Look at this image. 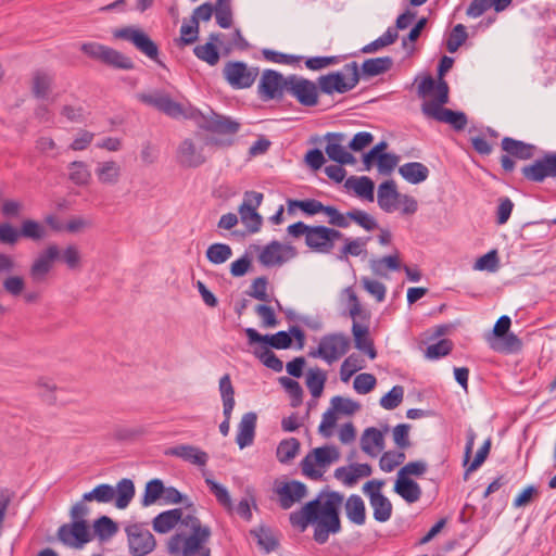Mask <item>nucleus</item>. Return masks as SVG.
<instances>
[{
    "label": "nucleus",
    "mask_w": 556,
    "mask_h": 556,
    "mask_svg": "<svg viewBox=\"0 0 556 556\" xmlns=\"http://www.w3.org/2000/svg\"><path fill=\"white\" fill-rule=\"evenodd\" d=\"M327 376L321 369H309L306 375V387L313 397L317 399L321 395Z\"/></svg>",
    "instance_id": "44"
},
{
    "label": "nucleus",
    "mask_w": 556,
    "mask_h": 556,
    "mask_svg": "<svg viewBox=\"0 0 556 556\" xmlns=\"http://www.w3.org/2000/svg\"><path fill=\"white\" fill-rule=\"evenodd\" d=\"M178 162L186 167H199L206 157L203 153V148L197 146L191 139H185L177 150Z\"/></svg>",
    "instance_id": "25"
},
{
    "label": "nucleus",
    "mask_w": 556,
    "mask_h": 556,
    "mask_svg": "<svg viewBox=\"0 0 556 556\" xmlns=\"http://www.w3.org/2000/svg\"><path fill=\"white\" fill-rule=\"evenodd\" d=\"M364 368V361L357 354H350L341 364L340 379L348 382L351 377L358 370Z\"/></svg>",
    "instance_id": "49"
},
{
    "label": "nucleus",
    "mask_w": 556,
    "mask_h": 556,
    "mask_svg": "<svg viewBox=\"0 0 556 556\" xmlns=\"http://www.w3.org/2000/svg\"><path fill=\"white\" fill-rule=\"evenodd\" d=\"M339 458L340 453L334 446L326 445L314 448L301 462L302 472L311 479H320L323 471L317 467L326 468Z\"/></svg>",
    "instance_id": "8"
},
{
    "label": "nucleus",
    "mask_w": 556,
    "mask_h": 556,
    "mask_svg": "<svg viewBox=\"0 0 556 556\" xmlns=\"http://www.w3.org/2000/svg\"><path fill=\"white\" fill-rule=\"evenodd\" d=\"M215 18L222 28H229L232 24V11L230 0H216Z\"/></svg>",
    "instance_id": "54"
},
{
    "label": "nucleus",
    "mask_w": 556,
    "mask_h": 556,
    "mask_svg": "<svg viewBox=\"0 0 556 556\" xmlns=\"http://www.w3.org/2000/svg\"><path fill=\"white\" fill-rule=\"evenodd\" d=\"M289 76H283L275 70H265L258 81V93L265 101L281 100L288 92Z\"/></svg>",
    "instance_id": "10"
},
{
    "label": "nucleus",
    "mask_w": 556,
    "mask_h": 556,
    "mask_svg": "<svg viewBox=\"0 0 556 556\" xmlns=\"http://www.w3.org/2000/svg\"><path fill=\"white\" fill-rule=\"evenodd\" d=\"M156 109L173 119H190L199 128L222 136L207 140L208 144L220 148L232 146L235 143L233 137L241 127L238 121L215 113L212 106H206L205 112L198 110L195 106H156Z\"/></svg>",
    "instance_id": "4"
},
{
    "label": "nucleus",
    "mask_w": 556,
    "mask_h": 556,
    "mask_svg": "<svg viewBox=\"0 0 556 556\" xmlns=\"http://www.w3.org/2000/svg\"><path fill=\"white\" fill-rule=\"evenodd\" d=\"M219 34H212L210 36V42L197 46L193 50L197 58L205 61L210 65H216L219 61V52L213 42L219 41Z\"/></svg>",
    "instance_id": "37"
},
{
    "label": "nucleus",
    "mask_w": 556,
    "mask_h": 556,
    "mask_svg": "<svg viewBox=\"0 0 556 556\" xmlns=\"http://www.w3.org/2000/svg\"><path fill=\"white\" fill-rule=\"evenodd\" d=\"M344 513L346 518L356 526H363L366 522V507L363 498L358 494H351L344 502Z\"/></svg>",
    "instance_id": "30"
},
{
    "label": "nucleus",
    "mask_w": 556,
    "mask_h": 556,
    "mask_svg": "<svg viewBox=\"0 0 556 556\" xmlns=\"http://www.w3.org/2000/svg\"><path fill=\"white\" fill-rule=\"evenodd\" d=\"M325 151L330 160L341 165L355 163V157L339 142H328Z\"/></svg>",
    "instance_id": "43"
},
{
    "label": "nucleus",
    "mask_w": 556,
    "mask_h": 556,
    "mask_svg": "<svg viewBox=\"0 0 556 556\" xmlns=\"http://www.w3.org/2000/svg\"><path fill=\"white\" fill-rule=\"evenodd\" d=\"M511 3L513 0H472L466 10V14L469 17L477 18L492 8L497 13L503 12Z\"/></svg>",
    "instance_id": "28"
},
{
    "label": "nucleus",
    "mask_w": 556,
    "mask_h": 556,
    "mask_svg": "<svg viewBox=\"0 0 556 556\" xmlns=\"http://www.w3.org/2000/svg\"><path fill=\"white\" fill-rule=\"evenodd\" d=\"M348 220L350 223L354 222L356 225H358L359 227L367 231H371L378 227L376 218L369 213L359 208H353L349 211Z\"/></svg>",
    "instance_id": "52"
},
{
    "label": "nucleus",
    "mask_w": 556,
    "mask_h": 556,
    "mask_svg": "<svg viewBox=\"0 0 556 556\" xmlns=\"http://www.w3.org/2000/svg\"><path fill=\"white\" fill-rule=\"evenodd\" d=\"M115 497V489L111 484L102 483L97 485L90 492L83 495L84 501H96L98 503H110Z\"/></svg>",
    "instance_id": "45"
},
{
    "label": "nucleus",
    "mask_w": 556,
    "mask_h": 556,
    "mask_svg": "<svg viewBox=\"0 0 556 556\" xmlns=\"http://www.w3.org/2000/svg\"><path fill=\"white\" fill-rule=\"evenodd\" d=\"M394 492L399 494L405 502L413 504L421 497L420 485L409 477L397 476L394 484Z\"/></svg>",
    "instance_id": "29"
},
{
    "label": "nucleus",
    "mask_w": 556,
    "mask_h": 556,
    "mask_svg": "<svg viewBox=\"0 0 556 556\" xmlns=\"http://www.w3.org/2000/svg\"><path fill=\"white\" fill-rule=\"evenodd\" d=\"M389 431L386 425L383 430L375 427L366 428L361 438V447L370 457H377L384 448V433Z\"/></svg>",
    "instance_id": "23"
},
{
    "label": "nucleus",
    "mask_w": 556,
    "mask_h": 556,
    "mask_svg": "<svg viewBox=\"0 0 556 556\" xmlns=\"http://www.w3.org/2000/svg\"><path fill=\"white\" fill-rule=\"evenodd\" d=\"M114 38L123 39L131 42L141 53L156 60L159 56V48L156 43L140 28L128 26L115 29Z\"/></svg>",
    "instance_id": "11"
},
{
    "label": "nucleus",
    "mask_w": 556,
    "mask_h": 556,
    "mask_svg": "<svg viewBox=\"0 0 556 556\" xmlns=\"http://www.w3.org/2000/svg\"><path fill=\"white\" fill-rule=\"evenodd\" d=\"M239 214L242 223L249 229L250 232H257L262 226V216L248 204H241L239 206Z\"/></svg>",
    "instance_id": "46"
},
{
    "label": "nucleus",
    "mask_w": 556,
    "mask_h": 556,
    "mask_svg": "<svg viewBox=\"0 0 556 556\" xmlns=\"http://www.w3.org/2000/svg\"><path fill=\"white\" fill-rule=\"evenodd\" d=\"M399 174L412 185H418L428 179L430 170L420 162H408L399 167Z\"/></svg>",
    "instance_id": "32"
},
{
    "label": "nucleus",
    "mask_w": 556,
    "mask_h": 556,
    "mask_svg": "<svg viewBox=\"0 0 556 556\" xmlns=\"http://www.w3.org/2000/svg\"><path fill=\"white\" fill-rule=\"evenodd\" d=\"M205 483L208 486L211 493L216 497L218 504L223 506L228 513L236 510V513L245 521L252 520L253 515L251 507H257L256 500L253 494H251L250 497L241 498L238 505L235 507L226 486L216 482L212 478H206Z\"/></svg>",
    "instance_id": "7"
},
{
    "label": "nucleus",
    "mask_w": 556,
    "mask_h": 556,
    "mask_svg": "<svg viewBox=\"0 0 556 556\" xmlns=\"http://www.w3.org/2000/svg\"><path fill=\"white\" fill-rule=\"evenodd\" d=\"M421 113L426 119L448 124L456 131L464 130L468 123L464 112L452 111L445 106H421Z\"/></svg>",
    "instance_id": "15"
},
{
    "label": "nucleus",
    "mask_w": 556,
    "mask_h": 556,
    "mask_svg": "<svg viewBox=\"0 0 556 556\" xmlns=\"http://www.w3.org/2000/svg\"><path fill=\"white\" fill-rule=\"evenodd\" d=\"M404 388L402 386H394L386 395L380 400V405L388 410L396 408L403 401Z\"/></svg>",
    "instance_id": "60"
},
{
    "label": "nucleus",
    "mask_w": 556,
    "mask_h": 556,
    "mask_svg": "<svg viewBox=\"0 0 556 556\" xmlns=\"http://www.w3.org/2000/svg\"><path fill=\"white\" fill-rule=\"evenodd\" d=\"M343 501V494L337 491L319 493L316 498L290 514V523L301 532L313 525L314 540L318 544H325L330 534L341 531L340 508Z\"/></svg>",
    "instance_id": "2"
},
{
    "label": "nucleus",
    "mask_w": 556,
    "mask_h": 556,
    "mask_svg": "<svg viewBox=\"0 0 556 556\" xmlns=\"http://www.w3.org/2000/svg\"><path fill=\"white\" fill-rule=\"evenodd\" d=\"M359 83L357 62L346 63L342 70L320 75L315 81L295 74L289 75L287 94L300 104H317L319 94L333 97L353 90Z\"/></svg>",
    "instance_id": "3"
},
{
    "label": "nucleus",
    "mask_w": 556,
    "mask_h": 556,
    "mask_svg": "<svg viewBox=\"0 0 556 556\" xmlns=\"http://www.w3.org/2000/svg\"><path fill=\"white\" fill-rule=\"evenodd\" d=\"M93 528L101 540L112 538L118 530L117 525L108 516H101L97 519Z\"/></svg>",
    "instance_id": "55"
},
{
    "label": "nucleus",
    "mask_w": 556,
    "mask_h": 556,
    "mask_svg": "<svg viewBox=\"0 0 556 556\" xmlns=\"http://www.w3.org/2000/svg\"><path fill=\"white\" fill-rule=\"evenodd\" d=\"M405 459V454L403 452H394L388 451L382 454L380 457L379 466L380 469L384 472H391L401 465Z\"/></svg>",
    "instance_id": "57"
},
{
    "label": "nucleus",
    "mask_w": 556,
    "mask_h": 556,
    "mask_svg": "<svg viewBox=\"0 0 556 556\" xmlns=\"http://www.w3.org/2000/svg\"><path fill=\"white\" fill-rule=\"evenodd\" d=\"M502 149L509 155L519 160H529L534 155L535 147L521 140L505 137L502 140Z\"/></svg>",
    "instance_id": "33"
},
{
    "label": "nucleus",
    "mask_w": 556,
    "mask_h": 556,
    "mask_svg": "<svg viewBox=\"0 0 556 556\" xmlns=\"http://www.w3.org/2000/svg\"><path fill=\"white\" fill-rule=\"evenodd\" d=\"M68 179L76 186H87L91 180V172L83 161L68 164Z\"/></svg>",
    "instance_id": "41"
},
{
    "label": "nucleus",
    "mask_w": 556,
    "mask_h": 556,
    "mask_svg": "<svg viewBox=\"0 0 556 556\" xmlns=\"http://www.w3.org/2000/svg\"><path fill=\"white\" fill-rule=\"evenodd\" d=\"M80 50L90 59L102 62L105 65L119 68L131 70L134 62L123 53L98 42L83 43Z\"/></svg>",
    "instance_id": "9"
},
{
    "label": "nucleus",
    "mask_w": 556,
    "mask_h": 556,
    "mask_svg": "<svg viewBox=\"0 0 556 556\" xmlns=\"http://www.w3.org/2000/svg\"><path fill=\"white\" fill-rule=\"evenodd\" d=\"M377 383V379L372 374L363 372L355 377L353 388L358 394L369 393Z\"/></svg>",
    "instance_id": "63"
},
{
    "label": "nucleus",
    "mask_w": 556,
    "mask_h": 556,
    "mask_svg": "<svg viewBox=\"0 0 556 556\" xmlns=\"http://www.w3.org/2000/svg\"><path fill=\"white\" fill-rule=\"evenodd\" d=\"M244 332L250 345L258 343L260 345H266L267 348L285 350L290 348L292 344V338L283 330L274 334H261L254 328H245Z\"/></svg>",
    "instance_id": "20"
},
{
    "label": "nucleus",
    "mask_w": 556,
    "mask_h": 556,
    "mask_svg": "<svg viewBox=\"0 0 556 556\" xmlns=\"http://www.w3.org/2000/svg\"><path fill=\"white\" fill-rule=\"evenodd\" d=\"M21 237L39 241L46 238L47 230L43 225H41L39 222L34 219H25L22 222L21 225Z\"/></svg>",
    "instance_id": "48"
},
{
    "label": "nucleus",
    "mask_w": 556,
    "mask_h": 556,
    "mask_svg": "<svg viewBox=\"0 0 556 556\" xmlns=\"http://www.w3.org/2000/svg\"><path fill=\"white\" fill-rule=\"evenodd\" d=\"M224 75L232 87L243 89L253 85L258 76V68L248 67L243 62H229L224 68Z\"/></svg>",
    "instance_id": "16"
},
{
    "label": "nucleus",
    "mask_w": 556,
    "mask_h": 556,
    "mask_svg": "<svg viewBox=\"0 0 556 556\" xmlns=\"http://www.w3.org/2000/svg\"><path fill=\"white\" fill-rule=\"evenodd\" d=\"M94 174L101 185L114 186L122 177V167L114 160L98 162Z\"/></svg>",
    "instance_id": "27"
},
{
    "label": "nucleus",
    "mask_w": 556,
    "mask_h": 556,
    "mask_svg": "<svg viewBox=\"0 0 556 556\" xmlns=\"http://www.w3.org/2000/svg\"><path fill=\"white\" fill-rule=\"evenodd\" d=\"M231 256L232 250L226 243H213L206 250L207 260L215 265L227 262Z\"/></svg>",
    "instance_id": "47"
},
{
    "label": "nucleus",
    "mask_w": 556,
    "mask_h": 556,
    "mask_svg": "<svg viewBox=\"0 0 556 556\" xmlns=\"http://www.w3.org/2000/svg\"><path fill=\"white\" fill-rule=\"evenodd\" d=\"M296 254L294 247L274 240L261 250L258 261L265 267L281 266L294 258Z\"/></svg>",
    "instance_id": "13"
},
{
    "label": "nucleus",
    "mask_w": 556,
    "mask_h": 556,
    "mask_svg": "<svg viewBox=\"0 0 556 556\" xmlns=\"http://www.w3.org/2000/svg\"><path fill=\"white\" fill-rule=\"evenodd\" d=\"M250 533L256 539L257 545L267 554L274 552L279 545L274 531L267 526L262 525L254 528Z\"/></svg>",
    "instance_id": "36"
},
{
    "label": "nucleus",
    "mask_w": 556,
    "mask_h": 556,
    "mask_svg": "<svg viewBox=\"0 0 556 556\" xmlns=\"http://www.w3.org/2000/svg\"><path fill=\"white\" fill-rule=\"evenodd\" d=\"M2 287L5 292L16 298L23 293L25 289V280L22 276L11 275L3 280Z\"/></svg>",
    "instance_id": "64"
},
{
    "label": "nucleus",
    "mask_w": 556,
    "mask_h": 556,
    "mask_svg": "<svg viewBox=\"0 0 556 556\" xmlns=\"http://www.w3.org/2000/svg\"><path fill=\"white\" fill-rule=\"evenodd\" d=\"M417 94L424 104H446L448 101V85L444 79L435 80L431 76L424 77L417 86Z\"/></svg>",
    "instance_id": "12"
},
{
    "label": "nucleus",
    "mask_w": 556,
    "mask_h": 556,
    "mask_svg": "<svg viewBox=\"0 0 556 556\" xmlns=\"http://www.w3.org/2000/svg\"><path fill=\"white\" fill-rule=\"evenodd\" d=\"M219 392L223 401V414L228 416L235 407V389L228 374L219 379Z\"/></svg>",
    "instance_id": "40"
},
{
    "label": "nucleus",
    "mask_w": 556,
    "mask_h": 556,
    "mask_svg": "<svg viewBox=\"0 0 556 556\" xmlns=\"http://www.w3.org/2000/svg\"><path fill=\"white\" fill-rule=\"evenodd\" d=\"M165 491V486L162 480L160 479H152L146 484L143 497H142V505L143 506H150L154 504Z\"/></svg>",
    "instance_id": "53"
},
{
    "label": "nucleus",
    "mask_w": 556,
    "mask_h": 556,
    "mask_svg": "<svg viewBox=\"0 0 556 556\" xmlns=\"http://www.w3.org/2000/svg\"><path fill=\"white\" fill-rule=\"evenodd\" d=\"M60 257V250L56 244H49L33 262L29 275L34 282L46 281L49 273L53 268L54 262Z\"/></svg>",
    "instance_id": "17"
},
{
    "label": "nucleus",
    "mask_w": 556,
    "mask_h": 556,
    "mask_svg": "<svg viewBox=\"0 0 556 556\" xmlns=\"http://www.w3.org/2000/svg\"><path fill=\"white\" fill-rule=\"evenodd\" d=\"M275 493L278 496L279 506L282 509H289L306 496L307 489L304 483L291 480L277 485Z\"/></svg>",
    "instance_id": "19"
},
{
    "label": "nucleus",
    "mask_w": 556,
    "mask_h": 556,
    "mask_svg": "<svg viewBox=\"0 0 556 556\" xmlns=\"http://www.w3.org/2000/svg\"><path fill=\"white\" fill-rule=\"evenodd\" d=\"M58 536L60 541L71 546H81L90 541L88 526L85 520L62 525L58 530Z\"/></svg>",
    "instance_id": "21"
},
{
    "label": "nucleus",
    "mask_w": 556,
    "mask_h": 556,
    "mask_svg": "<svg viewBox=\"0 0 556 556\" xmlns=\"http://www.w3.org/2000/svg\"><path fill=\"white\" fill-rule=\"evenodd\" d=\"M300 451V442L295 438L282 440L277 447V458L280 463L292 460Z\"/></svg>",
    "instance_id": "51"
},
{
    "label": "nucleus",
    "mask_w": 556,
    "mask_h": 556,
    "mask_svg": "<svg viewBox=\"0 0 556 556\" xmlns=\"http://www.w3.org/2000/svg\"><path fill=\"white\" fill-rule=\"evenodd\" d=\"M152 527L161 534L176 529L166 542V552L170 556H212L208 547L211 528L193 514L185 515L181 508L168 509L153 518Z\"/></svg>",
    "instance_id": "1"
},
{
    "label": "nucleus",
    "mask_w": 556,
    "mask_h": 556,
    "mask_svg": "<svg viewBox=\"0 0 556 556\" xmlns=\"http://www.w3.org/2000/svg\"><path fill=\"white\" fill-rule=\"evenodd\" d=\"M166 456H175L189 464L204 467L208 462V454L198 446L191 444H180L165 450Z\"/></svg>",
    "instance_id": "22"
},
{
    "label": "nucleus",
    "mask_w": 556,
    "mask_h": 556,
    "mask_svg": "<svg viewBox=\"0 0 556 556\" xmlns=\"http://www.w3.org/2000/svg\"><path fill=\"white\" fill-rule=\"evenodd\" d=\"M344 245L337 255L339 261H346L349 256H359L365 251V242L361 238H345L343 236Z\"/></svg>",
    "instance_id": "50"
},
{
    "label": "nucleus",
    "mask_w": 556,
    "mask_h": 556,
    "mask_svg": "<svg viewBox=\"0 0 556 556\" xmlns=\"http://www.w3.org/2000/svg\"><path fill=\"white\" fill-rule=\"evenodd\" d=\"M323 213L328 216V224L333 226V228L337 227L344 229L350 227V222L348 220V212L343 214L332 205H325Z\"/></svg>",
    "instance_id": "61"
},
{
    "label": "nucleus",
    "mask_w": 556,
    "mask_h": 556,
    "mask_svg": "<svg viewBox=\"0 0 556 556\" xmlns=\"http://www.w3.org/2000/svg\"><path fill=\"white\" fill-rule=\"evenodd\" d=\"M402 193L397 191L394 180H386L378 187L377 203L386 213H393L399 210V201Z\"/></svg>",
    "instance_id": "24"
},
{
    "label": "nucleus",
    "mask_w": 556,
    "mask_h": 556,
    "mask_svg": "<svg viewBox=\"0 0 556 556\" xmlns=\"http://www.w3.org/2000/svg\"><path fill=\"white\" fill-rule=\"evenodd\" d=\"M253 354L265 367L274 370L275 372H280L283 369L282 361L278 358L277 355L266 345L255 346Z\"/></svg>",
    "instance_id": "42"
},
{
    "label": "nucleus",
    "mask_w": 556,
    "mask_h": 556,
    "mask_svg": "<svg viewBox=\"0 0 556 556\" xmlns=\"http://www.w3.org/2000/svg\"><path fill=\"white\" fill-rule=\"evenodd\" d=\"M280 384L286 389L292 400V406H298L302 401L303 390L300 383L289 377H280Z\"/></svg>",
    "instance_id": "62"
},
{
    "label": "nucleus",
    "mask_w": 556,
    "mask_h": 556,
    "mask_svg": "<svg viewBox=\"0 0 556 556\" xmlns=\"http://www.w3.org/2000/svg\"><path fill=\"white\" fill-rule=\"evenodd\" d=\"M52 77L43 72L35 73L33 77V92L38 99L45 98L50 89Z\"/></svg>",
    "instance_id": "56"
},
{
    "label": "nucleus",
    "mask_w": 556,
    "mask_h": 556,
    "mask_svg": "<svg viewBox=\"0 0 556 556\" xmlns=\"http://www.w3.org/2000/svg\"><path fill=\"white\" fill-rule=\"evenodd\" d=\"M288 236L298 239L304 237L306 247L315 253L330 254L336 243L343 239V233L324 225L309 226L303 222H296L287 228Z\"/></svg>",
    "instance_id": "5"
},
{
    "label": "nucleus",
    "mask_w": 556,
    "mask_h": 556,
    "mask_svg": "<svg viewBox=\"0 0 556 556\" xmlns=\"http://www.w3.org/2000/svg\"><path fill=\"white\" fill-rule=\"evenodd\" d=\"M256 420L257 416L253 412L245 413L242 416L238 425V432L236 437V443L241 450L253 444Z\"/></svg>",
    "instance_id": "26"
},
{
    "label": "nucleus",
    "mask_w": 556,
    "mask_h": 556,
    "mask_svg": "<svg viewBox=\"0 0 556 556\" xmlns=\"http://www.w3.org/2000/svg\"><path fill=\"white\" fill-rule=\"evenodd\" d=\"M126 531L131 556H147L155 549L156 540L148 529L134 525L128 527Z\"/></svg>",
    "instance_id": "14"
},
{
    "label": "nucleus",
    "mask_w": 556,
    "mask_h": 556,
    "mask_svg": "<svg viewBox=\"0 0 556 556\" xmlns=\"http://www.w3.org/2000/svg\"><path fill=\"white\" fill-rule=\"evenodd\" d=\"M344 187L346 189H352L357 197L363 198L369 202H372L375 199V185L374 181L367 176H351L345 180Z\"/></svg>",
    "instance_id": "34"
},
{
    "label": "nucleus",
    "mask_w": 556,
    "mask_h": 556,
    "mask_svg": "<svg viewBox=\"0 0 556 556\" xmlns=\"http://www.w3.org/2000/svg\"><path fill=\"white\" fill-rule=\"evenodd\" d=\"M466 27L463 24L454 26L446 40V49L448 52L454 53L467 39Z\"/></svg>",
    "instance_id": "59"
},
{
    "label": "nucleus",
    "mask_w": 556,
    "mask_h": 556,
    "mask_svg": "<svg viewBox=\"0 0 556 556\" xmlns=\"http://www.w3.org/2000/svg\"><path fill=\"white\" fill-rule=\"evenodd\" d=\"M114 489L116 495L115 506L118 509L126 508L135 496L134 482L128 478H124L117 482Z\"/></svg>",
    "instance_id": "39"
},
{
    "label": "nucleus",
    "mask_w": 556,
    "mask_h": 556,
    "mask_svg": "<svg viewBox=\"0 0 556 556\" xmlns=\"http://www.w3.org/2000/svg\"><path fill=\"white\" fill-rule=\"evenodd\" d=\"M351 346L350 338L343 332H330L320 337L318 345L309 350L308 356L332 365L342 358Z\"/></svg>",
    "instance_id": "6"
},
{
    "label": "nucleus",
    "mask_w": 556,
    "mask_h": 556,
    "mask_svg": "<svg viewBox=\"0 0 556 556\" xmlns=\"http://www.w3.org/2000/svg\"><path fill=\"white\" fill-rule=\"evenodd\" d=\"M140 100L148 104H179L178 100L166 90H155L149 94H142Z\"/></svg>",
    "instance_id": "58"
},
{
    "label": "nucleus",
    "mask_w": 556,
    "mask_h": 556,
    "mask_svg": "<svg viewBox=\"0 0 556 556\" xmlns=\"http://www.w3.org/2000/svg\"><path fill=\"white\" fill-rule=\"evenodd\" d=\"M393 61L390 56L367 59L358 66L359 76L374 77L388 72L392 67Z\"/></svg>",
    "instance_id": "35"
},
{
    "label": "nucleus",
    "mask_w": 556,
    "mask_h": 556,
    "mask_svg": "<svg viewBox=\"0 0 556 556\" xmlns=\"http://www.w3.org/2000/svg\"><path fill=\"white\" fill-rule=\"evenodd\" d=\"M352 334L354 337L355 348L367 354L370 359H375L377 357V351L369 337L368 327L354 321L352 325Z\"/></svg>",
    "instance_id": "31"
},
{
    "label": "nucleus",
    "mask_w": 556,
    "mask_h": 556,
    "mask_svg": "<svg viewBox=\"0 0 556 556\" xmlns=\"http://www.w3.org/2000/svg\"><path fill=\"white\" fill-rule=\"evenodd\" d=\"M526 179L542 182L547 177L556 178V153H546L542 159L522 168Z\"/></svg>",
    "instance_id": "18"
},
{
    "label": "nucleus",
    "mask_w": 556,
    "mask_h": 556,
    "mask_svg": "<svg viewBox=\"0 0 556 556\" xmlns=\"http://www.w3.org/2000/svg\"><path fill=\"white\" fill-rule=\"evenodd\" d=\"M372 508L374 519L378 522H386L392 516V504L390 500L384 495L375 494L369 502Z\"/></svg>",
    "instance_id": "38"
}]
</instances>
